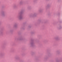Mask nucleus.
I'll return each mask as SVG.
<instances>
[{"mask_svg":"<svg viewBox=\"0 0 62 62\" xmlns=\"http://www.w3.org/2000/svg\"><path fill=\"white\" fill-rule=\"evenodd\" d=\"M20 19H21V18H22V17L20 16Z\"/></svg>","mask_w":62,"mask_h":62,"instance_id":"1","label":"nucleus"}]
</instances>
